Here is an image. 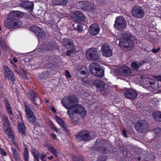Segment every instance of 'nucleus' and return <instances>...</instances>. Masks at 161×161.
<instances>
[{
  "label": "nucleus",
  "mask_w": 161,
  "mask_h": 161,
  "mask_svg": "<svg viewBox=\"0 0 161 161\" xmlns=\"http://www.w3.org/2000/svg\"><path fill=\"white\" fill-rule=\"evenodd\" d=\"M72 50H69L66 52V54L67 56H70L71 53L72 52Z\"/></svg>",
  "instance_id": "obj_59"
},
{
  "label": "nucleus",
  "mask_w": 161,
  "mask_h": 161,
  "mask_svg": "<svg viewBox=\"0 0 161 161\" xmlns=\"http://www.w3.org/2000/svg\"><path fill=\"white\" fill-rule=\"evenodd\" d=\"M105 158L103 156H101L98 158L97 161H105Z\"/></svg>",
  "instance_id": "obj_51"
},
{
  "label": "nucleus",
  "mask_w": 161,
  "mask_h": 161,
  "mask_svg": "<svg viewBox=\"0 0 161 161\" xmlns=\"http://www.w3.org/2000/svg\"><path fill=\"white\" fill-rule=\"evenodd\" d=\"M46 155H41L40 156V158L42 161H46Z\"/></svg>",
  "instance_id": "obj_48"
},
{
  "label": "nucleus",
  "mask_w": 161,
  "mask_h": 161,
  "mask_svg": "<svg viewBox=\"0 0 161 161\" xmlns=\"http://www.w3.org/2000/svg\"><path fill=\"white\" fill-rule=\"evenodd\" d=\"M36 36L38 39H43L45 37V33L44 31H42L41 30L39 33L37 34Z\"/></svg>",
  "instance_id": "obj_39"
},
{
  "label": "nucleus",
  "mask_w": 161,
  "mask_h": 161,
  "mask_svg": "<svg viewBox=\"0 0 161 161\" xmlns=\"http://www.w3.org/2000/svg\"><path fill=\"white\" fill-rule=\"evenodd\" d=\"M0 44L2 47V49L4 51H6L8 48V47L7 44L3 40L1 39L0 40Z\"/></svg>",
  "instance_id": "obj_36"
},
{
  "label": "nucleus",
  "mask_w": 161,
  "mask_h": 161,
  "mask_svg": "<svg viewBox=\"0 0 161 161\" xmlns=\"http://www.w3.org/2000/svg\"><path fill=\"white\" fill-rule=\"evenodd\" d=\"M77 139L81 141H87L92 140V137L90 132L85 130L80 131L76 136Z\"/></svg>",
  "instance_id": "obj_8"
},
{
  "label": "nucleus",
  "mask_w": 161,
  "mask_h": 161,
  "mask_svg": "<svg viewBox=\"0 0 161 161\" xmlns=\"http://www.w3.org/2000/svg\"><path fill=\"white\" fill-rule=\"evenodd\" d=\"M25 108L26 112V116L34 114L33 112L28 106L25 105Z\"/></svg>",
  "instance_id": "obj_35"
},
{
  "label": "nucleus",
  "mask_w": 161,
  "mask_h": 161,
  "mask_svg": "<svg viewBox=\"0 0 161 161\" xmlns=\"http://www.w3.org/2000/svg\"><path fill=\"white\" fill-rule=\"evenodd\" d=\"M100 28L97 24H93L91 25L89 28V32L92 36H95L99 33Z\"/></svg>",
  "instance_id": "obj_14"
},
{
  "label": "nucleus",
  "mask_w": 161,
  "mask_h": 161,
  "mask_svg": "<svg viewBox=\"0 0 161 161\" xmlns=\"http://www.w3.org/2000/svg\"><path fill=\"white\" fill-rule=\"evenodd\" d=\"M3 123L4 126L6 127H8L9 126V120L8 118L4 116L3 117Z\"/></svg>",
  "instance_id": "obj_40"
},
{
  "label": "nucleus",
  "mask_w": 161,
  "mask_h": 161,
  "mask_svg": "<svg viewBox=\"0 0 161 161\" xmlns=\"http://www.w3.org/2000/svg\"><path fill=\"white\" fill-rule=\"evenodd\" d=\"M5 103L6 108L7 109V110L8 113L11 111H12L10 105L9 104L8 101L7 100H5Z\"/></svg>",
  "instance_id": "obj_42"
},
{
  "label": "nucleus",
  "mask_w": 161,
  "mask_h": 161,
  "mask_svg": "<svg viewBox=\"0 0 161 161\" xmlns=\"http://www.w3.org/2000/svg\"><path fill=\"white\" fill-rule=\"evenodd\" d=\"M75 30H77L79 32H81L83 31V28L81 25L78 23H75L73 25Z\"/></svg>",
  "instance_id": "obj_38"
},
{
  "label": "nucleus",
  "mask_w": 161,
  "mask_h": 161,
  "mask_svg": "<svg viewBox=\"0 0 161 161\" xmlns=\"http://www.w3.org/2000/svg\"><path fill=\"white\" fill-rule=\"evenodd\" d=\"M29 30L34 33L36 35L41 31V29L36 26H32L29 28Z\"/></svg>",
  "instance_id": "obj_27"
},
{
  "label": "nucleus",
  "mask_w": 161,
  "mask_h": 161,
  "mask_svg": "<svg viewBox=\"0 0 161 161\" xmlns=\"http://www.w3.org/2000/svg\"><path fill=\"white\" fill-rule=\"evenodd\" d=\"M52 129L54 130L56 132H58V131L59 129L57 128L55 125H53L52 127Z\"/></svg>",
  "instance_id": "obj_58"
},
{
  "label": "nucleus",
  "mask_w": 161,
  "mask_h": 161,
  "mask_svg": "<svg viewBox=\"0 0 161 161\" xmlns=\"http://www.w3.org/2000/svg\"><path fill=\"white\" fill-rule=\"evenodd\" d=\"M65 75L67 77H68L69 78H70L71 77V76L69 72L67 70H66Z\"/></svg>",
  "instance_id": "obj_54"
},
{
  "label": "nucleus",
  "mask_w": 161,
  "mask_h": 161,
  "mask_svg": "<svg viewBox=\"0 0 161 161\" xmlns=\"http://www.w3.org/2000/svg\"><path fill=\"white\" fill-rule=\"evenodd\" d=\"M148 123L145 120H139L136 123V130L141 133H146L149 130Z\"/></svg>",
  "instance_id": "obj_5"
},
{
  "label": "nucleus",
  "mask_w": 161,
  "mask_h": 161,
  "mask_svg": "<svg viewBox=\"0 0 161 161\" xmlns=\"http://www.w3.org/2000/svg\"><path fill=\"white\" fill-rule=\"evenodd\" d=\"M138 93L134 89H130L126 90L124 93V96L130 100H134L137 97Z\"/></svg>",
  "instance_id": "obj_11"
},
{
  "label": "nucleus",
  "mask_w": 161,
  "mask_h": 161,
  "mask_svg": "<svg viewBox=\"0 0 161 161\" xmlns=\"http://www.w3.org/2000/svg\"><path fill=\"white\" fill-rule=\"evenodd\" d=\"M7 130L8 131H9V132H10V133H9V134H8V135L11 137L13 138V136L12 135V134H13V132H12V130H11V129H10V128L7 129Z\"/></svg>",
  "instance_id": "obj_53"
},
{
  "label": "nucleus",
  "mask_w": 161,
  "mask_h": 161,
  "mask_svg": "<svg viewBox=\"0 0 161 161\" xmlns=\"http://www.w3.org/2000/svg\"><path fill=\"white\" fill-rule=\"evenodd\" d=\"M72 44V41L69 39H64L62 41V44L64 46H70Z\"/></svg>",
  "instance_id": "obj_33"
},
{
  "label": "nucleus",
  "mask_w": 161,
  "mask_h": 161,
  "mask_svg": "<svg viewBox=\"0 0 161 161\" xmlns=\"http://www.w3.org/2000/svg\"><path fill=\"white\" fill-rule=\"evenodd\" d=\"M61 103L63 106L69 110L71 108L74 109L75 107L78 105L79 101L76 97L73 96L69 97L66 101L62 100Z\"/></svg>",
  "instance_id": "obj_3"
},
{
  "label": "nucleus",
  "mask_w": 161,
  "mask_h": 161,
  "mask_svg": "<svg viewBox=\"0 0 161 161\" xmlns=\"http://www.w3.org/2000/svg\"><path fill=\"white\" fill-rule=\"evenodd\" d=\"M11 149L12 150V154L13 155L14 158L16 159H17L18 157V154L16 150L13 147H12Z\"/></svg>",
  "instance_id": "obj_44"
},
{
  "label": "nucleus",
  "mask_w": 161,
  "mask_h": 161,
  "mask_svg": "<svg viewBox=\"0 0 161 161\" xmlns=\"http://www.w3.org/2000/svg\"><path fill=\"white\" fill-rule=\"evenodd\" d=\"M74 112V113L80 114L82 117H84L86 115L87 112L85 109L80 105H76L74 109H70Z\"/></svg>",
  "instance_id": "obj_10"
},
{
  "label": "nucleus",
  "mask_w": 161,
  "mask_h": 161,
  "mask_svg": "<svg viewBox=\"0 0 161 161\" xmlns=\"http://www.w3.org/2000/svg\"><path fill=\"white\" fill-rule=\"evenodd\" d=\"M94 8V3L93 1H86L85 9L86 10H92Z\"/></svg>",
  "instance_id": "obj_25"
},
{
  "label": "nucleus",
  "mask_w": 161,
  "mask_h": 161,
  "mask_svg": "<svg viewBox=\"0 0 161 161\" xmlns=\"http://www.w3.org/2000/svg\"><path fill=\"white\" fill-rule=\"evenodd\" d=\"M60 5H65L67 3L68 0H60Z\"/></svg>",
  "instance_id": "obj_47"
},
{
  "label": "nucleus",
  "mask_w": 161,
  "mask_h": 161,
  "mask_svg": "<svg viewBox=\"0 0 161 161\" xmlns=\"http://www.w3.org/2000/svg\"><path fill=\"white\" fill-rule=\"evenodd\" d=\"M86 55L87 58L91 61L97 60L99 57L97 50L95 48L89 49L86 51Z\"/></svg>",
  "instance_id": "obj_9"
},
{
  "label": "nucleus",
  "mask_w": 161,
  "mask_h": 161,
  "mask_svg": "<svg viewBox=\"0 0 161 161\" xmlns=\"http://www.w3.org/2000/svg\"><path fill=\"white\" fill-rule=\"evenodd\" d=\"M73 18L74 20L76 21H84L86 19V17L84 14L81 11H77L73 13Z\"/></svg>",
  "instance_id": "obj_12"
},
{
  "label": "nucleus",
  "mask_w": 161,
  "mask_h": 161,
  "mask_svg": "<svg viewBox=\"0 0 161 161\" xmlns=\"http://www.w3.org/2000/svg\"><path fill=\"white\" fill-rule=\"evenodd\" d=\"M121 75L125 76H129L132 73L131 70L130 68L124 66L121 68L120 69Z\"/></svg>",
  "instance_id": "obj_18"
},
{
  "label": "nucleus",
  "mask_w": 161,
  "mask_h": 161,
  "mask_svg": "<svg viewBox=\"0 0 161 161\" xmlns=\"http://www.w3.org/2000/svg\"><path fill=\"white\" fill-rule=\"evenodd\" d=\"M160 50V47H158L157 49H152V52L154 53H157L158 52H159Z\"/></svg>",
  "instance_id": "obj_49"
},
{
  "label": "nucleus",
  "mask_w": 161,
  "mask_h": 161,
  "mask_svg": "<svg viewBox=\"0 0 161 161\" xmlns=\"http://www.w3.org/2000/svg\"><path fill=\"white\" fill-rule=\"evenodd\" d=\"M17 119L18 120L17 121V122L19 123H21V121H22L23 119L22 118V116L21 114H20L18 116L17 118Z\"/></svg>",
  "instance_id": "obj_46"
},
{
  "label": "nucleus",
  "mask_w": 161,
  "mask_h": 161,
  "mask_svg": "<svg viewBox=\"0 0 161 161\" xmlns=\"http://www.w3.org/2000/svg\"><path fill=\"white\" fill-rule=\"evenodd\" d=\"M56 120L65 130L67 129V127L65 125V123L61 118L58 117H57L56 118Z\"/></svg>",
  "instance_id": "obj_30"
},
{
  "label": "nucleus",
  "mask_w": 161,
  "mask_h": 161,
  "mask_svg": "<svg viewBox=\"0 0 161 161\" xmlns=\"http://www.w3.org/2000/svg\"><path fill=\"white\" fill-rule=\"evenodd\" d=\"M154 77L158 80L161 81V75L155 76Z\"/></svg>",
  "instance_id": "obj_60"
},
{
  "label": "nucleus",
  "mask_w": 161,
  "mask_h": 161,
  "mask_svg": "<svg viewBox=\"0 0 161 161\" xmlns=\"http://www.w3.org/2000/svg\"><path fill=\"white\" fill-rule=\"evenodd\" d=\"M5 75L12 81H14L15 80V77L14 76V74L11 70L8 72L5 73Z\"/></svg>",
  "instance_id": "obj_24"
},
{
  "label": "nucleus",
  "mask_w": 161,
  "mask_h": 161,
  "mask_svg": "<svg viewBox=\"0 0 161 161\" xmlns=\"http://www.w3.org/2000/svg\"><path fill=\"white\" fill-rule=\"evenodd\" d=\"M50 135H51V136L52 137V138L53 139H55L56 138L57 136L54 134L53 133H51L50 134Z\"/></svg>",
  "instance_id": "obj_57"
},
{
  "label": "nucleus",
  "mask_w": 161,
  "mask_h": 161,
  "mask_svg": "<svg viewBox=\"0 0 161 161\" xmlns=\"http://www.w3.org/2000/svg\"><path fill=\"white\" fill-rule=\"evenodd\" d=\"M159 87V85L158 81L152 79L150 84L148 86V88L152 91L157 90Z\"/></svg>",
  "instance_id": "obj_17"
},
{
  "label": "nucleus",
  "mask_w": 161,
  "mask_h": 161,
  "mask_svg": "<svg viewBox=\"0 0 161 161\" xmlns=\"http://www.w3.org/2000/svg\"><path fill=\"white\" fill-rule=\"evenodd\" d=\"M8 114L10 119L12 120L14 123L16 124V115L13 114L12 113V111L8 113Z\"/></svg>",
  "instance_id": "obj_37"
},
{
  "label": "nucleus",
  "mask_w": 161,
  "mask_h": 161,
  "mask_svg": "<svg viewBox=\"0 0 161 161\" xmlns=\"http://www.w3.org/2000/svg\"><path fill=\"white\" fill-rule=\"evenodd\" d=\"M28 121L31 123H34L36 121V117L34 114L27 116Z\"/></svg>",
  "instance_id": "obj_41"
},
{
  "label": "nucleus",
  "mask_w": 161,
  "mask_h": 161,
  "mask_svg": "<svg viewBox=\"0 0 161 161\" xmlns=\"http://www.w3.org/2000/svg\"><path fill=\"white\" fill-rule=\"evenodd\" d=\"M47 147L49 150L55 156H57V150L52 146L48 145H47Z\"/></svg>",
  "instance_id": "obj_31"
},
{
  "label": "nucleus",
  "mask_w": 161,
  "mask_h": 161,
  "mask_svg": "<svg viewBox=\"0 0 161 161\" xmlns=\"http://www.w3.org/2000/svg\"><path fill=\"white\" fill-rule=\"evenodd\" d=\"M10 14L12 15V17L17 18H21L24 15V13L19 11H15L11 12L10 13Z\"/></svg>",
  "instance_id": "obj_20"
},
{
  "label": "nucleus",
  "mask_w": 161,
  "mask_h": 161,
  "mask_svg": "<svg viewBox=\"0 0 161 161\" xmlns=\"http://www.w3.org/2000/svg\"><path fill=\"white\" fill-rule=\"evenodd\" d=\"M153 116L154 119L157 121H161V112H156L153 114Z\"/></svg>",
  "instance_id": "obj_26"
},
{
  "label": "nucleus",
  "mask_w": 161,
  "mask_h": 161,
  "mask_svg": "<svg viewBox=\"0 0 161 161\" xmlns=\"http://www.w3.org/2000/svg\"><path fill=\"white\" fill-rule=\"evenodd\" d=\"M133 38L131 33L126 32L122 34V37L119 39L116 40L115 42L124 50H130L134 47L132 39Z\"/></svg>",
  "instance_id": "obj_1"
},
{
  "label": "nucleus",
  "mask_w": 161,
  "mask_h": 161,
  "mask_svg": "<svg viewBox=\"0 0 161 161\" xmlns=\"http://www.w3.org/2000/svg\"><path fill=\"white\" fill-rule=\"evenodd\" d=\"M34 3L31 2H26L22 3L20 6L24 8L25 9L32 10L33 8Z\"/></svg>",
  "instance_id": "obj_19"
},
{
  "label": "nucleus",
  "mask_w": 161,
  "mask_h": 161,
  "mask_svg": "<svg viewBox=\"0 0 161 161\" xmlns=\"http://www.w3.org/2000/svg\"><path fill=\"white\" fill-rule=\"evenodd\" d=\"M132 15L137 18H142L145 15V11L143 8L139 5H136L132 8L131 11Z\"/></svg>",
  "instance_id": "obj_6"
},
{
  "label": "nucleus",
  "mask_w": 161,
  "mask_h": 161,
  "mask_svg": "<svg viewBox=\"0 0 161 161\" xmlns=\"http://www.w3.org/2000/svg\"><path fill=\"white\" fill-rule=\"evenodd\" d=\"M74 161H83V158L81 157L78 158L77 157H75L74 158Z\"/></svg>",
  "instance_id": "obj_50"
},
{
  "label": "nucleus",
  "mask_w": 161,
  "mask_h": 161,
  "mask_svg": "<svg viewBox=\"0 0 161 161\" xmlns=\"http://www.w3.org/2000/svg\"><path fill=\"white\" fill-rule=\"evenodd\" d=\"M126 25V21L124 18L122 16H119L116 18L114 26L116 29L122 31L125 28Z\"/></svg>",
  "instance_id": "obj_7"
},
{
  "label": "nucleus",
  "mask_w": 161,
  "mask_h": 161,
  "mask_svg": "<svg viewBox=\"0 0 161 161\" xmlns=\"http://www.w3.org/2000/svg\"><path fill=\"white\" fill-rule=\"evenodd\" d=\"M18 125L19 132L25 135V129L24 124L23 123H19L18 124Z\"/></svg>",
  "instance_id": "obj_28"
},
{
  "label": "nucleus",
  "mask_w": 161,
  "mask_h": 161,
  "mask_svg": "<svg viewBox=\"0 0 161 161\" xmlns=\"http://www.w3.org/2000/svg\"><path fill=\"white\" fill-rule=\"evenodd\" d=\"M100 150L102 153H106V149L103 147H102L100 149Z\"/></svg>",
  "instance_id": "obj_56"
},
{
  "label": "nucleus",
  "mask_w": 161,
  "mask_h": 161,
  "mask_svg": "<svg viewBox=\"0 0 161 161\" xmlns=\"http://www.w3.org/2000/svg\"><path fill=\"white\" fill-rule=\"evenodd\" d=\"M30 95V98L33 104L36 105L37 103L36 102V96L33 90H31L29 92Z\"/></svg>",
  "instance_id": "obj_23"
},
{
  "label": "nucleus",
  "mask_w": 161,
  "mask_h": 161,
  "mask_svg": "<svg viewBox=\"0 0 161 161\" xmlns=\"http://www.w3.org/2000/svg\"><path fill=\"white\" fill-rule=\"evenodd\" d=\"M13 60L15 63H17L18 61L17 59L15 58H14Z\"/></svg>",
  "instance_id": "obj_64"
},
{
  "label": "nucleus",
  "mask_w": 161,
  "mask_h": 161,
  "mask_svg": "<svg viewBox=\"0 0 161 161\" xmlns=\"http://www.w3.org/2000/svg\"><path fill=\"white\" fill-rule=\"evenodd\" d=\"M122 133L123 135L125 137H127V134L126 133V130H123L122 131Z\"/></svg>",
  "instance_id": "obj_61"
},
{
  "label": "nucleus",
  "mask_w": 161,
  "mask_h": 161,
  "mask_svg": "<svg viewBox=\"0 0 161 161\" xmlns=\"http://www.w3.org/2000/svg\"><path fill=\"white\" fill-rule=\"evenodd\" d=\"M90 71L93 75L99 77H103L104 75V72L100 68L98 64L96 63H92L89 65Z\"/></svg>",
  "instance_id": "obj_4"
},
{
  "label": "nucleus",
  "mask_w": 161,
  "mask_h": 161,
  "mask_svg": "<svg viewBox=\"0 0 161 161\" xmlns=\"http://www.w3.org/2000/svg\"><path fill=\"white\" fill-rule=\"evenodd\" d=\"M32 153L34 158V161H39V155L38 152L35 149H33L32 150Z\"/></svg>",
  "instance_id": "obj_32"
},
{
  "label": "nucleus",
  "mask_w": 161,
  "mask_h": 161,
  "mask_svg": "<svg viewBox=\"0 0 161 161\" xmlns=\"http://www.w3.org/2000/svg\"><path fill=\"white\" fill-rule=\"evenodd\" d=\"M85 5H86V1H81L76 3V6L78 8L83 10L85 9Z\"/></svg>",
  "instance_id": "obj_29"
},
{
  "label": "nucleus",
  "mask_w": 161,
  "mask_h": 161,
  "mask_svg": "<svg viewBox=\"0 0 161 161\" xmlns=\"http://www.w3.org/2000/svg\"><path fill=\"white\" fill-rule=\"evenodd\" d=\"M151 80L152 79L147 77L141 80V83L143 87L148 88V86L150 84Z\"/></svg>",
  "instance_id": "obj_21"
},
{
  "label": "nucleus",
  "mask_w": 161,
  "mask_h": 161,
  "mask_svg": "<svg viewBox=\"0 0 161 161\" xmlns=\"http://www.w3.org/2000/svg\"><path fill=\"white\" fill-rule=\"evenodd\" d=\"M51 110L54 113L56 112V111L55 108H54L52 107L51 108Z\"/></svg>",
  "instance_id": "obj_62"
},
{
  "label": "nucleus",
  "mask_w": 161,
  "mask_h": 161,
  "mask_svg": "<svg viewBox=\"0 0 161 161\" xmlns=\"http://www.w3.org/2000/svg\"><path fill=\"white\" fill-rule=\"evenodd\" d=\"M142 64L140 62L137 63L136 62H133L131 64V67L134 69L137 70L139 69V67Z\"/></svg>",
  "instance_id": "obj_34"
},
{
  "label": "nucleus",
  "mask_w": 161,
  "mask_h": 161,
  "mask_svg": "<svg viewBox=\"0 0 161 161\" xmlns=\"http://www.w3.org/2000/svg\"><path fill=\"white\" fill-rule=\"evenodd\" d=\"M73 112V111L71 109L67 110V113L72 119L73 123L74 124H76L79 122V119L76 116V114L74 113Z\"/></svg>",
  "instance_id": "obj_16"
},
{
  "label": "nucleus",
  "mask_w": 161,
  "mask_h": 161,
  "mask_svg": "<svg viewBox=\"0 0 161 161\" xmlns=\"http://www.w3.org/2000/svg\"><path fill=\"white\" fill-rule=\"evenodd\" d=\"M56 47L55 43L51 42L44 44L42 46V48L44 50H51L54 49Z\"/></svg>",
  "instance_id": "obj_15"
},
{
  "label": "nucleus",
  "mask_w": 161,
  "mask_h": 161,
  "mask_svg": "<svg viewBox=\"0 0 161 161\" xmlns=\"http://www.w3.org/2000/svg\"><path fill=\"white\" fill-rule=\"evenodd\" d=\"M105 84L104 82L103 81L97 80L96 83V86L99 91L102 92L104 89Z\"/></svg>",
  "instance_id": "obj_22"
},
{
  "label": "nucleus",
  "mask_w": 161,
  "mask_h": 161,
  "mask_svg": "<svg viewBox=\"0 0 161 161\" xmlns=\"http://www.w3.org/2000/svg\"><path fill=\"white\" fill-rule=\"evenodd\" d=\"M0 153L2 154L4 156H6L7 155V153L6 152L2 149L0 150Z\"/></svg>",
  "instance_id": "obj_55"
},
{
  "label": "nucleus",
  "mask_w": 161,
  "mask_h": 161,
  "mask_svg": "<svg viewBox=\"0 0 161 161\" xmlns=\"http://www.w3.org/2000/svg\"><path fill=\"white\" fill-rule=\"evenodd\" d=\"M4 25L8 29L19 28L22 25V22L18 18L10 17L5 20Z\"/></svg>",
  "instance_id": "obj_2"
},
{
  "label": "nucleus",
  "mask_w": 161,
  "mask_h": 161,
  "mask_svg": "<svg viewBox=\"0 0 161 161\" xmlns=\"http://www.w3.org/2000/svg\"><path fill=\"white\" fill-rule=\"evenodd\" d=\"M60 0H53V4L54 5H60Z\"/></svg>",
  "instance_id": "obj_45"
},
{
  "label": "nucleus",
  "mask_w": 161,
  "mask_h": 161,
  "mask_svg": "<svg viewBox=\"0 0 161 161\" xmlns=\"http://www.w3.org/2000/svg\"><path fill=\"white\" fill-rule=\"evenodd\" d=\"M24 156L25 161H28L29 158V152L27 151L26 148L25 150V152L24 153Z\"/></svg>",
  "instance_id": "obj_43"
},
{
  "label": "nucleus",
  "mask_w": 161,
  "mask_h": 161,
  "mask_svg": "<svg viewBox=\"0 0 161 161\" xmlns=\"http://www.w3.org/2000/svg\"><path fill=\"white\" fill-rule=\"evenodd\" d=\"M47 158H48L50 160L54 158L53 156H51L50 157H47Z\"/></svg>",
  "instance_id": "obj_63"
},
{
  "label": "nucleus",
  "mask_w": 161,
  "mask_h": 161,
  "mask_svg": "<svg viewBox=\"0 0 161 161\" xmlns=\"http://www.w3.org/2000/svg\"><path fill=\"white\" fill-rule=\"evenodd\" d=\"M4 69L5 70V73L8 72L11 70L6 65L4 66Z\"/></svg>",
  "instance_id": "obj_52"
},
{
  "label": "nucleus",
  "mask_w": 161,
  "mask_h": 161,
  "mask_svg": "<svg viewBox=\"0 0 161 161\" xmlns=\"http://www.w3.org/2000/svg\"><path fill=\"white\" fill-rule=\"evenodd\" d=\"M101 50L102 55L106 57H109L112 54V51L107 44H104L101 46Z\"/></svg>",
  "instance_id": "obj_13"
}]
</instances>
